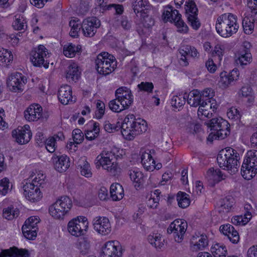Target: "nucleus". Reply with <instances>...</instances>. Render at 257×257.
<instances>
[{
    "instance_id": "obj_60",
    "label": "nucleus",
    "mask_w": 257,
    "mask_h": 257,
    "mask_svg": "<svg viewBox=\"0 0 257 257\" xmlns=\"http://www.w3.org/2000/svg\"><path fill=\"white\" fill-rule=\"evenodd\" d=\"M33 176L30 177L29 182L30 183L35 184L37 186L40 187L45 183V176L41 173H38L35 178Z\"/></svg>"
},
{
    "instance_id": "obj_58",
    "label": "nucleus",
    "mask_w": 257,
    "mask_h": 257,
    "mask_svg": "<svg viewBox=\"0 0 257 257\" xmlns=\"http://www.w3.org/2000/svg\"><path fill=\"white\" fill-rule=\"evenodd\" d=\"M198 13L196 14H189L187 16L188 21L191 26L194 30H198L200 27V23L197 17Z\"/></svg>"
},
{
    "instance_id": "obj_8",
    "label": "nucleus",
    "mask_w": 257,
    "mask_h": 257,
    "mask_svg": "<svg viewBox=\"0 0 257 257\" xmlns=\"http://www.w3.org/2000/svg\"><path fill=\"white\" fill-rule=\"evenodd\" d=\"M205 123L213 131L215 139L223 140L230 134L229 123L221 117L212 118Z\"/></svg>"
},
{
    "instance_id": "obj_16",
    "label": "nucleus",
    "mask_w": 257,
    "mask_h": 257,
    "mask_svg": "<svg viewBox=\"0 0 257 257\" xmlns=\"http://www.w3.org/2000/svg\"><path fill=\"white\" fill-rule=\"evenodd\" d=\"M24 194L26 198L31 202H35L39 200L42 195L40 188L35 184L26 182L23 185Z\"/></svg>"
},
{
    "instance_id": "obj_62",
    "label": "nucleus",
    "mask_w": 257,
    "mask_h": 257,
    "mask_svg": "<svg viewBox=\"0 0 257 257\" xmlns=\"http://www.w3.org/2000/svg\"><path fill=\"white\" fill-rule=\"evenodd\" d=\"M155 152L154 150H147L144 152H142L141 155V163L143 166L146 164L147 162H151L154 159L153 158L152 154Z\"/></svg>"
},
{
    "instance_id": "obj_24",
    "label": "nucleus",
    "mask_w": 257,
    "mask_h": 257,
    "mask_svg": "<svg viewBox=\"0 0 257 257\" xmlns=\"http://www.w3.org/2000/svg\"><path fill=\"white\" fill-rule=\"evenodd\" d=\"M207 237L204 234H195L192 236L191 240V249L193 251L203 250L208 245Z\"/></svg>"
},
{
    "instance_id": "obj_13",
    "label": "nucleus",
    "mask_w": 257,
    "mask_h": 257,
    "mask_svg": "<svg viewBox=\"0 0 257 257\" xmlns=\"http://www.w3.org/2000/svg\"><path fill=\"white\" fill-rule=\"evenodd\" d=\"M132 8L134 12L139 16L138 14H140V17L144 19V20L147 21L149 20L151 24H148L147 25L144 26L145 27H150L151 25L154 24V22L151 20L150 18L148 17V13L151 10V6L149 4L147 0H135L132 3Z\"/></svg>"
},
{
    "instance_id": "obj_6",
    "label": "nucleus",
    "mask_w": 257,
    "mask_h": 257,
    "mask_svg": "<svg viewBox=\"0 0 257 257\" xmlns=\"http://www.w3.org/2000/svg\"><path fill=\"white\" fill-rule=\"evenodd\" d=\"M162 19L165 22H170L174 23L177 28V31L181 33H187L188 27L181 18V15L178 10L174 9L171 6L164 7L162 14Z\"/></svg>"
},
{
    "instance_id": "obj_11",
    "label": "nucleus",
    "mask_w": 257,
    "mask_h": 257,
    "mask_svg": "<svg viewBox=\"0 0 257 257\" xmlns=\"http://www.w3.org/2000/svg\"><path fill=\"white\" fill-rule=\"evenodd\" d=\"M187 226V223L185 220L177 219L170 224L167 229V232L168 233H173L175 241L180 242L183 239Z\"/></svg>"
},
{
    "instance_id": "obj_28",
    "label": "nucleus",
    "mask_w": 257,
    "mask_h": 257,
    "mask_svg": "<svg viewBox=\"0 0 257 257\" xmlns=\"http://www.w3.org/2000/svg\"><path fill=\"white\" fill-rule=\"evenodd\" d=\"M80 76L78 65L75 63H71L66 70V77L69 81H76Z\"/></svg>"
},
{
    "instance_id": "obj_1",
    "label": "nucleus",
    "mask_w": 257,
    "mask_h": 257,
    "mask_svg": "<svg viewBox=\"0 0 257 257\" xmlns=\"http://www.w3.org/2000/svg\"><path fill=\"white\" fill-rule=\"evenodd\" d=\"M104 128L109 133L121 129V133L124 138L127 140H132L136 136L147 131V124L144 119L137 118L134 114H128L122 123L118 122L116 124H111L109 121H105Z\"/></svg>"
},
{
    "instance_id": "obj_34",
    "label": "nucleus",
    "mask_w": 257,
    "mask_h": 257,
    "mask_svg": "<svg viewBox=\"0 0 257 257\" xmlns=\"http://www.w3.org/2000/svg\"><path fill=\"white\" fill-rule=\"evenodd\" d=\"M49 213L56 219H62L66 214L62 206L55 202L49 207Z\"/></svg>"
},
{
    "instance_id": "obj_50",
    "label": "nucleus",
    "mask_w": 257,
    "mask_h": 257,
    "mask_svg": "<svg viewBox=\"0 0 257 257\" xmlns=\"http://www.w3.org/2000/svg\"><path fill=\"white\" fill-rule=\"evenodd\" d=\"M79 164L81 174L87 178L91 177L92 173L89 164L84 159Z\"/></svg>"
},
{
    "instance_id": "obj_41",
    "label": "nucleus",
    "mask_w": 257,
    "mask_h": 257,
    "mask_svg": "<svg viewBox=\"0 0 257 257\" xmlns=\"http://www.w3.org/2000/svg\"><path fill=\"white\" fill-rule=\"evenodd\" d=\"M177 201L178 206L182 208H185L189 206L190 201L189 195L183 192L179 191L177 195Z\"/></svg>"
},
{
    "instance_id": "obj_15",
    "label": "nucleus",
    "mask_w": 257,
    "mask_h": 257,
    "mask_svg": "<svg viewBox=\"0 0 257 257\" xmlns=\"http://www.w3.org/2000/svg\"><path fill=\"white\" fill-rule=\"evenodd\" d=\"M100 26V22L96 17H89L84 20L82 23L83 35L87 37H93Z\"/></svg>"
},
{
    "instance_id": "obj_47",
    "label": "nucleus",
    "mask_w": 257,
    "mask_h": 257,
    "mask_svg": "<svg viewBox=\"0 0 257 257\" xmlns=\"http://www.w3.org/2000/svg\"><path fill=\"white\" fill-rule=\"evenodd\" d=\"M55 203H58V205L62 206L66 214L69 211L72 206L71 200L69 197L66 196L61 197L55 202Z\"/></svg>"
},
{
    "instance_id": "obj_44",
    "label": "nucleus",
    "mask_w": 257,
    "mask_h": 257,
    "mask_svg": "<svg viewBox=\"0 0 257 257\" xmlns=\"http://www.w3.org/2000/svg\"><path fill=\"white\" fill-rule=\"evenodd\" d=\"M72 137L73 142H70L68 144V148L72 149V147L74 144H79L84 140V135L80 129H75L72 132Z\"/></svg>"
},
{
    "instance_id": "obj_45",
    "label": "nucleus",
    "mask_w": 257,
    "mask_h": 257,
    "mask_svg": "<svg viewBox=\"0 0 257 257\" xmlns=\"http://www.w3.org/2000/svg\"><path fill=\"white\" fill-rule=\"evenodd\" d=\"M213 103H209L206 101H202L201 105L199 106L198 110V115L199 116L204 115L206 117H210V113L208 111V108L211 109L212 107L214 109L216 108L215 105L212 106Z\"/></svg>"
},
{
    "instance_id": "obj_4",
    "label": "nucleus",
    "mask_w": 257,
    "mask_h": 257,
    "mask_svg": "<svg viewBox=\"0 0 257 257\" xmlns=\"http://www.w3.org/2000/svg\"><path fill=\"white\" fill-rule=\"evenodd\" d=\"M96 167L101 166L104 170L115 176L118 173V168L115 161V154L110 151L103 150L95 159Z\"/></svg>"
},
{
    "instance_id": "obj_61",
    "label": "nucleus",
    "mask_w": 257,
    "mask_h": 257,
    "mask_svg": "<svg viewBox=\"0 0 257 257\" xmlns=\"http://www.w3.org/2000/svg\"><path fill=\"white\" fill-rule=\"evenodd\" d=\"M22 232L24 236L30 240H34L37 236V230L28 228L26 226H22Z\"/></svg>"
},
{
    "instance_id": "obj_7",
    "label": "nucleus",
    "mask_w": 257,
    "mask_h": 257,
    "mask_svg": "<svg viewBox=\"0 0 257 257\" xmlns=\"http://www.w3.org/2000/svg\"><path fill=\"white\" fill-rule=\"evenodd\" d=\"M257 173V150H250L246 155L241 168V174L246 180L251 179Z\"/></svg>"
},
{
    "instance_id": "obj_30",
    "label": "nucleus",
    "mask_w": 257,
    "mask_h": 257,
    "mask_svg": "<svg viewBox=\"0 0 257 257\" xmlns=\"http://www.w3.org/2000/svg\"><path fill=\"white\" fill-rule=\"evenodd\" d=\"M110 194L113 201L121 200L124 196L122 186L118 183L112 184L110 187Z\"/></svg>"
},
{
    "instance_id": "obj_64",
    "label": "nucleus",
    "mask_w": 257,
    "mask_h": 257,
    "mask_svg": "<svg viewBox=\"0 0 257 257\" xmlns=\"http://www.w3.org/2000/svg\"><path fill=\"white\" fill-rule=\"evenodd\" d=\"M224 53V46L218 44L215 45L212 53L213 56H217L219 61L222 59V57Z\"/></svg>"
},
{
    "instance_id": "obj_57",
    "label": "nucleus",
    "mask_w": 257,
    "mask_h": 257,
    "mask_svg": "<svg viewBox=\"0 0 257 257\" xmlns=\"http://www.w3.org/2000/svg\"><path fill=\"white\" fill-rule=\"evenodd\" d=\"M109 107L112 111L116 112H120L123 110L128 108L121 105L120 101L116 97L115 99L111 100L109 102Z\"/></svg>"
},
{
    "instance_id": "obj_46",
    "label": "nucleus",
    "mask_w": 257,
    "mask_h": 257,
    "mask_svg": "<svg viewBox=\"0 0 257 257\" xmlns=\"http://www.w3.org/2000/svg\"><path fill=\"white\" fill-rule=\"evenodd\" d=\"M186 96V92L184 93L183 94L173 96L171 99V103L172 106L176 108L183 106L185 103Z\"/></svg>"
},
{
    "instance_id": "obj_20",
    "label": "nucleus",
    "mask_w": 257,
    "mask_h": 257,
    "mask_svg": "<svg viewBox=\"0 0 257 257\" xmlns=\"http://www.w3.org/2000/svg\"><path fill=\"white\" fill-rule=\"evenodd\" d=\"M52 161L55 169L60 173L65 172L70 167L69 158L66 155H54L52 158Z\"/></svg>"
},
{
    "instance_id": "obj_12",
    "label": "nucleus",
    "mask_w": 257,
    "mask_h": 257,
    "mask_svg": "<svg viewBox=\"0 0 257 257\" xmlns=\"http://www.w3.org/2000/svg\"><path fill=\"white\" fill-rule=\"evenodd\" d=\"M27 79L22 73L14 72L7 79V86L9 89L14 92H21L24 89Z\"/></svg>"
},
{
    "instance_id": "obj_48",
    "label": "nucleus",
    "mask_w": 257,
    "mask_h": 257,
    "mask_svg": "<svg viewBox=\"0 0 257 257\" xmlns=\"http://www.w3.org/2000/svg\"><path fill=\"white\" fill-rule=\"evenodd\" d=\"M15 18L12 25L13 28L16 30H24L27 27V25L24 17L20 15H17Z\"/></svg>"
},
{
    "instance_id": "obj_42",
    "label": "nucleus",
    "mask_w": 257,
    "mask_h": 257,
    "mask_svg": "<svg viewBox=\"0 0 257 257\" xmlns=\"http://www.w3.org/2000/svg\"><path fill=\"white\" fill-rule=\"evenodd\" d=\"M252 56L250 51L246 50V52L240 51L237 63L241 65H246L251 61Z\"/></svg>"
},
{
    "instance_id": "obj_29",
    "label": "nucleus",
    "mask_w": 257,
    "mask_h": 257,
    "mask_svg": "<svg viewBox=\"0 0 257 257\" xmlns=\"http://www.w3.org/2000/svg\"><path fill=\"white\" fill-rule=\"evenodd\" d=\"M187 102L191 106L197 107L201 104L202 100L200 92L198 90H193L189 94L187 93L186 96Z\"/></svg>"
},
{
    "instance_id": "obj_33",
    "label": "nucleus",
    "mask_w": 257,
    "mask_h": 257,
    "mask_svg": "<svg viewBox=\"0 0 257 257\" xmlns=\"http://www.w3.org/2000/svg\"><path fill=\"white\" fill-rule=\"evenodd\" d=\"M81 22L78 19L75 18L69 22V26L71 28L69 34L73 38H76L79 36L80 29H82Z\"/></svg>"
},
{
    "instance_id": "obj_17",
    "label": "nucleus",
    "mask_w": 257,
    "mask_h": 257,
    "mask_svg": "<svg viewBox=\"0 0 257 257\" xmlns=\"http://www.w3.org/2000/svg\"><path fill=\"white\" fill-rule=\"evenodd\" d=\"M94 229L102 235H107L111 231V225L108 219L105 217L97 216L93 220Z\"/></svg>"
},
{
    "instance_id": "obj_22",
    "label": "nucleus",
    "mask_w": 257,
    "mask_h": 257,
    "mask_svg": "<svg viewBox=\"0 0 257 257\" xmlns=\"http://www.w3.org/2000/svg\"><path fill=\"white\" fill-rule=\"evenodd\" d=\"M239 71L237 69H233L228 74L226 72H221L220 76L219 83L220 86L225 88L231 84L239 78Z\"/></svg>"
},
{
    "instance_id": "obj_59",
    "label": "nucleus",
    "mask_w": 257,
    "mask_h": 257,
    "mask_svg": "<svg viewBox=\"0 0 257 257\" xmlns=\"http://www.w3.org/2000/svg\"><path fill=\"white\" fill-rule=\"evenodd\" d=\"M227 115L230 119L237 121L240 119L241 116L239 111L234 107H232L228 110Z\"/></svg>"
},
{
    "instance_id": "obj_14",
    "label": "nucleus",
    "mask_w": 257,
    "mask_h": 257,
    "mask_svg": "<svg viewBox=\"0 0 257 257\" xmlns=\"http://www.w3.org/2000/svg\"><path fill=\"white\" fill-rule=\"evenodd\" d=\"M121 254V246L119 243L116 241H109L102 247L101 257H120Z\"/></svg>"
},
{
    "instance_id": "obj_31",
    "label": "nucleus",
    "mask_w": 257,
    "mask_h": 257,
    "mask_svg": "<svg viewBox=\"0 0 257 257\" xmlns=\"http://www.w3.org/2000/svg\"><path fill=\"white\" fill-rule=\"evenodd\" d=\"M13 60V55L11 51L0 47V65L8 67Z\"/></svg>"
},
{
    "instance_id": "obj_55",
    "label": "nucleus",
    "mask_w": 257,
    "mask_h": 257,
    "mask_svg": "<svg viewBox=\"0 0 257 257\" xmlns=\"http://www.w3.org/2000/svg\"><path fill=\"white\" fill-rule=\"evenodd\" d=\"M200 95L201 96V99L202 101H206L209 103H214L211 102L214 101V100L212 99L214 95V92L213 90L211 88H206L201 92H200Z\"/></svg>"
},
{
    "instance_id": "obj_25",
    "label": "nucleus",
    "mask_w": 257,
    "mask_h": 257,
    "mask_svg": "<svg viewBox=\"0 0 257 257\" xmlns=\"http://www.w3.org/2000/svg\"><path fill=\"white\" fill-rule=\"evenodd\" d=\"M219 229L223 234L227 236L232 243L236 244L239 242V234L231 224H226L222 225L220 226Z\"/></svg>"
},
{
    "instance_id": "obj_5",
    "label": "nucleus",
    "mask_w": 257,
    "mask_h": 257,
    "mask_svg": "<svg viewBox=\"0 0 257 257\" xmlns=\"http://www.w3.org/2000/svg\"><path fill=\"white\" fill-rule=\"evenodd\" d=\"M95 63L97 72L103 75L109 74L114 70L116 67L115 57L105 52L97 55Z\"/></svg>"
},
{
    "instance_id": "obj_19",
    "label": "nucleus",
    "mask_w": 257,
    "mask_h": 257,
    "mask_svg": "<svg viewBox=\"0 0 257 257\" xmlns=\"http://www.w3.org/2000/svg\"><path fill=\"white\" fill-rule=\"evenodd\" d=\"M12 135L16 139V141L19 144L22 145L28 143L31 139L32 134L28 125H24L21 130H14L12 132Z\"/></svg>"
},
{
    "instance_id": "obj_3",
    "label": "nucleus",
    "mask_w": 257,
    "mask_h": 257,
    "mask_svg": "<svg viewBox=\"0 0 257 257\" xmlns=\"http://www.w3.org/2000/svg\"><path fill=\"white\" fill-rule=\"evenodd\" d=\"M239 154L237 151L231 148H226L222 150L217 157V163L219 167L225 170L235 173L239 166Z\"/></svg>"
},
{
    "instance_id": "obj_37",
    "label": "nucleus",
    "mask_w": 257,
    "mask_h": 257,
    "mask_svg": "<svg viewBox=\"0 0 257 257\" xmlns=\"http://www.w3.org/2000/svg\"><path fill=\"white\" fill-rule=\"evenodd\" d=\"M255 15H253L255 16ZM251 15V17H244L242 20V27L244 32L247 35L251 34L254 29L255 20Z\"/></svg>"
},
{
    "instance_id": "obj_26",
    "label": "nucleus",
    "mask_w": 257,
    "mask_h": 257,
    "mask_svg": "<svg viewBox=\"0 0 257 257\" xmlns=\"http://www.w3.org/2000/svg\"><path fill=\"white\" fill-rule=\"evenodd\" d=\"M0 257H29V253L26 249H19L13 246L8 249L2 250Z\"/></svg>"
},
{
    "instance_id": "obj_40",
    "label": "nucleus",
    "mask_w": 257,
    "mask_h": 257,
    "mask_svg": "<svg viewBox=\"0 0 257 257\" xmlns=\"http://www.w3.org/2000/svg\"><path fill=\"white\" fill-rule=\"evenodd\" d=\"M206 177L214 182H218L224 179L223 175L220 170L218 169H214L213 168H211L208 170Z\"/></svg>"
},
{
    "instance_id": "obj_18",
    "label": "nucleus",
    "mask_w": 257,
    "mask_h": 257,
    "mask_svg": "<svg viewBox=\"0 0 257 257\" xmlns=\"http://www.w3.org/2000/svg\"><path fill=\"white\" fill-rule=\"evenodd\" d=\"M116 97L120 101V104L125 108L128 107L133 102V96L131 91L126 87H121L115 91Z\"/></svg>"
},
{
    "instance_id": "obj_21",
    "label": "nucleus",
    "mask_w": 257,
    "mask_h": 257,
    "mask_svg": "<svg viewBox=\"0 0 257 257\" xmlns=\"http://www.w3.org/2000/svg\"><path fill=\"white\" fill-rule=\"evenodd\" d=\"M72 91L70 86L64 85L61 86L58 91V97L60 102L66 105L69 103H74L76 98L72 96Z\"/></svg>"
},
{
    "instance_id": "obj_9",
    "label": "nucleus",
    "mask_w": 257,
    "mask_h": 257,
    "mask_svg": "<svg viewBox=\"0 0 257 257\" xmlns=\"http://www.w3.org/2000/svg\"><path fill=\"white\" fill-rule=\"evenodd\" d=\"M88 227V221L86 217L79 216L70 220L67 225L68 232L75 236L85 234Z\"/></svg>"
},
{
    "instance_id": "obj_52",
    "label": "nucleus",
    "mask_w": 257,
    "mask_h": 257,
    "mask_svg": "<svg viewBox=\"0 0 257 257\" xmlns=\"http://www.w3.org/2000/svg\"><path fill=\"white\" fill-rule=\"evenodd\" d=\"M251 219V217L249 214H244L243 216H236L233 217L231 219L232 223L236 225H245Z\"/></svg>"
},
{
    "instance_id": "obj_27",
    "label": "nucleus",
    "mask_w": 257,
    "mask_h": 257,
    "mask_svg": "<svg viewBox=\"0 0 257 257\" xmlns=\"http://www.w3.org/2000/svg\"><path fill=\"white\" fill-rule=\"evenodd\" d=\"M127 174L129 175L131 180L134 182L135 187L137 189L140 188L144 184V174L138 169L135 168L129 170Z\"/></svg>"
},
{
    "instance_id": "obj_2",
    "label": "nucleus",
    "mask_w": 257,
    "mask_h": 257,
    "mask_svg": "<svg viewBox=\"0 0 257 257\" xmlns=\"http://www.w3.org/2000/svg\"><path fill=\"white\" fill-rule=\"evenodd\" d=\"M239 27L236 16L229 13L219 16L215 24L217 33L223 38H228L235 34Z\"/></svg>"
},
{
    "instance_id": "obj_54",
    "label": "nucleus",
    "mask_w": 257,
    "mask_h": 257,
    "mask_svg": "<svg viewBox=\"0 0 257 257\" xmlns=\"http://www.w3.org/2000/svg\"><path fill=\"white\" fill-rule=\"evenodd\" d=\"M185 10L187 16L190 14H196L198 13V9L194 1L192 0H186L185 4Z\"/></svg>"
},
{
    "instance_id": "obj_35",
    "label": "nucleus",
    "mask_w": 257,
    "mask_h": 257,
    "mask_svg": "<svg viewBox=\"0 0 257 257\" xmlns=\"http://www.w3.org/2000/svg\"><path fill=\"white\" fill-rule=\"evenodd\" d=\"M61 136H63L62 134L58 133V135L49 137L45 140V148L49 152L52 153L55 151L57 147L56 141L59 140Z\"/></svg>"
},
{
    "instance_id": "obj_49",
    "label": "nucleus",
    "mask_w": 257,
    "mask_h": 257,
    "mask_svg": "<svg viewBox=\"0 0 257 257\" xmlns=\"http://www.w3.org/2000/svg\"><path fill=\"white\" fill-rule=\"evenodd\" d=\"M233 199L231 196H227L222 200V204L219 208V212H228L233 205Z\"/></svg>"
},
{
    "instance_id": "obj_38",
    "label": "nucleus",
    "mask_w": 257,
    "mask_h": 257,
    "mask_svg": "<svg viewBox=\"0 0 257 257\" xmlns=\"http://www.w3.org/2000/svg\"><path fill=\"white\" fill-rule=\"evenodd\" d=\"M211 251L214 257H225L227 253L225 245L221 243L215 244L211 247Z\"/></svg>"
},
{
    "instance_id": "obj_23",
    "label": "nucleus",
    "mask_w": 257,
    "mask_h": 257,
    "mask_svg": "<svg viewBox=\"0 0 257 257\" xmlns=\"http://www.w3.org/2000/svg\"><path fill=\"white\" fill-rule=\"evenodd\" d=\"M24 115L29 121H37L42 115V107L38 104L31 105L24 111Z\"/></svg>"
},
{
    "instance_id": "obj_36",
    "label": "nucleus",
    "mask_w": 257,
    "mask_h": 257,
    "mask_svg": "<svg viewBox=\"0 0 257 257\" xmlns=\"http://www.w3.org/2000/svg\"><path fill=\"white\" fill-rule=\"evenodd\" d=\"M116 25L120 26L124 31H129L132 28V22L126 16H117L114 17Z\"/></svg>"
},
{
    "instance_id": "obj_51",
    "label": "nucleus",
    "mask_w": 257,
    "mask_h": 257,
    "mask_svg": "<svg viewBox=\"0 0 257 257\" xmlns=\"http://www.w3.org/2000/svg\"><path fill=\"white\" fill-rule=\"evenodd\" d=\"M19 211L14 207H8L3 210V217L8 220H12L18 216Z\"/></svg>"
},
{
    "instance_id": "obj_39",
    "label": "nucleus",
    "mask_w": 257,
    "mask_h": 257,
    "mask_svg": "<svg viewBox=\"0 0 257 257\" xmlns=\"http://www.w3.org/2000/svg\"><path fill=\"white\" fill-rule=\"evenodd\" d=\"M81 50V46L69 43L64 46L63 53L65 56L67 57H73L77 52H79Z\"/></svg>"
},
{
    "instance_id": "obj_32",
    "label": "nucleus",
    "mask_w": 257,
    "mask_h": 257,
    "mask_svg": "<svg viewBox=\"0 0 257 257\" xmlns=\"http://www.w3.org/2000/svg\"><path fill=\"white\" fill-rule=\"evenodd\" d=\"M149 242L156 248H161L164 245V239L158 233H153L148 236Z\"/></svg>"
},
{
    "instance_id": "obj_63",
    "label": "nucleus",
    "mask_w": 257,
    "mask_h": 257,
    "mask_svg": "<svg viewBox=\"0 0 257 257\" xmlns=\"http://www.w3.org/2000/svg\"><path fill=\"white\" fill-rule=\"evenodd\" d=\"M155 152L154 150H147L144 152H142L141 155V163L143 166L146 164L147 162H151L154 159L153 158L152 154Z\"/></svg>"
},
{
    "instance_id": "obj_53",
    "label": "nucleus",
    "mask_w": 257,
    "mask_h": 257,
    "mask_svg": "<svg viewBox=\"0 0 257 257\" xmlns=\"http://www.w3.org/2000/svg\"><path fill=\"white\" fill-rule=\"evenodd\" d=\"M77 247L81 253L85 254L88 252L90 248L89 241L86 238H81L78 242Z\"/></svg>"
},
{
    "instance_id": "obj_43",
    "label": "nucleus",
    "mask_w": 257,
    "mask_h": 257,
    "mask_svg": "<svg viewBox=\"0 0 257 257\" xmlns=\"http://www.w3.org/2000/svg\"><path fill=\"white\" fill-rule=\"evenodd\" d=\"M180 54H186L187 56H190L194 58H198L199 54L197 50L194 47L186 45L182 47L179 50Z\"/></svg>"
},
{
    "instance_id": "obj_10",
    "label": "nucleus",
    "mask_w": 257,
    "mask_h": 257,
    "mask_svg": "<svg viewBox=\"0 0 257 257\" xmlns=\"http://www.w3.org/2000/svg\"><path fill=\"white\" fill-rule=\"evenodd\" d=\"M49 53L46 47L42 45H40L38 48L33 50L30 54V59L34 66L37 67H41L43 66L45 68H48L49 62L45 60L47 56Z\"/></svg>"
},
{
    "instance_id": "obj_56",
    "label": "nucleus",
    "mask_w": 257,
    "mask_h": 257,
    "mask_svg": "<svg viewBox=\"0 0 257 257\" xmlns=\"http://www.w3.org/2000/svg\"><path fill=\"white\" fill-rule=\"evenodd\" d=\"M39 218L37 216H31L26 220L23 226H26L28 228L38 231V227L37 224L39 223Z\"/></svg>"
}]
</instances>
